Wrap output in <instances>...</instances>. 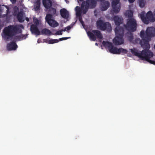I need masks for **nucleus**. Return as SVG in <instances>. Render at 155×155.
I'll return each instance as SVG.
<instances>
[{
  "mask_svg": "<svg viewBox=\"0 0 155 155\" xmlns=\"http://www.w3.org/2000/svg\"><path fill=\"white\" fill-rule=\"evenodd\" d=\"M133 36L132 34H131L128 37V40L130 41H131L133 40Z\"/></svg>",
  "mask_w": 155,
  "mask_h": 155,
  "instance_id": "31",
  "label": "nucleus"
},
{
  "mask_svg": "<svg viewBox=\"0 0 155 155\" xmlns=\"http://www.w3.org/2000/svg\"><path fill=\"white\" fill-rule=\"evenodd\" d=\"M3 15L4 17L6 16L9 12V8L8 6L3 5H0Z\"/></svg>",
  "mask_w": 155,
  "mask_h": 155,
  "instance_id": "12",
  "label": "nucleus"
},
{
  "mask_svg": "<svg viewBox=\"0 0 155 155\" xmlns=\"http://www.w3.org/2000/svg\"><path fill=\"white\" fill-rule=\"evenodd\" d=\"M154 49H155V45H154Z\"/></svg>",
  "mask_w": 155,
  "mask_h": 155,
  "instance_id": "44",
  "label": "nucleus"
},
{
  "mask_svg": "<svg viewBox=\"0 0 155 155\" xmlns=\"http://www.w3.org/2000/svg\"><path fill=\"white\" fill-rule=\"evenodd\" d=\"M60 14L62 17L64 18H67L68 17V12L65 8H62L60 10Z\"/></svg>",
  "mask_w": 155,
  "mask_h": 155,
  "instance_id": "17",
  "label": "nucleus"
},
{
  "mask_svg": "<svg viewBox=\"0 0 155 155\" xmlns=\"http://www.w3.org/2000/svg\"><path fill=\"white\" fill-rule=\"evenodd\" d=\"M21 28H24L23 26L22 25H9L6 27L3 30L2 37L6 41L11 40L15 35L22 32Z\"/></svg>",
  "mask_w": 155,
  "mask_h": 155,
  "instance_id": "1",
  "label": "nucleus"
},
{
  "mask_svg": "<svg viewBox=\"0 0 155 155\" xmlns=\"http://www.w3.org/2000/svg\"><path fill=\"white\" fill-rule=\"evenodd\" d=\"M10 1L12 2V4L15 3L16 0H10Z\"/></svg>",
  "mask_w": 155,
  "mask_h": 155,
  "instance_id": "37",
  "label": "nucleus"
},
{
  "mask_svg": "<svg viewBox=\"0 0 155 155\" xmlns=\"http://www.w3.org/2000/svg\"><path fill=\"white\" fill-rule=\"evenodd\" d=\"M84 0H79L80 1L82 2Z\"/></svg>",
  "mask_w": 155,
  "mask_h": 155,
  "instance_id": "43",
  "label": "nucleus"
},
{
  "mask_svg": "<svg viewBox=\"0 0 155 155\" xmlns=\"http://www.w3.org/2000/svg\"><path fill=\"white\" fill-rule=\"evenodd\" d=\"M97 0H86L82 2L81 5V9L82 10V13L86 14L88 11V9L94 8L97 5Z\"/></svg>",
  "mask_w": 155,
  "mask_h": 155,
  "instance_id": "6",
  "label": "nucleus"
},
{
  "mask_svg": "<svg viewBox=\"0 0 155 155\" xmlns=\"http://www.w3.org/2000/svg\"><path fill=\"white\" fill-rule=\"evenodd\" d=\"M110 5V4L109 2L106 1H104L101 3V10L104 11L107 10L109 7Z\"/></svg>",
  "mask_w": 155,
  "mask_h": 155,
  "instance_id": "18",
  "label": "nucleus"
},
{
  "mask_svg": "<svg viewBox=\"0 0 155 155\" xmlns=\"http://www.w3.org/2000/svg\"><path fill=\"white\" fill-rule=\"evenodd\" d=\"M124 26L127 31L130 32H134L137 29V21L133 18H128L126 24L124 25Z\"/></svg>",
  "mask_w": 155,
  "mask_h": 155,
  "instance_id": "7",
  "label": "nucleus"
},
{
  "mask_svg": "<svg viewBox=\"0 0 155 155\" xmlns=\"http://www.w3.org/2000/svg\"><path fill=\"white\" fill-rule=\"evenodd\" d=\"M79 21H80V22H81V23L82 24V25H83V24H84V22L82 21V18H79Z\"/></svg>",
  "mask_w": 155,
  "mask_h": 155,
  "instance_id": "35",
  "label": "nucleus"
},
{
  "mask_svg": "<svg viewBox=\"0 0 155 155\" xmlns=\"http://www.w3.org/2000/svg\"><path fill=\"white\" fill-rule=\"evenodd\" d=\"M128 16L129 18H132L133 16V13L131 11H128L127 12Z\"/></svg>",
  "mask_w": 155,
  "mask_h": 155,
  "instance_id": "30",
  "label": "nucleus"
},
{
  "mask_svg": "<svg viewBox=\"0 0 155 155\" xmlns=\"http://www.w3.org/2000/svg\"><path fill=\"white\" fill-rule=\"evenodd\" d=\"M92 32L88 31L87 35L91 41H95L96 40V38L101 39L103 38V36L100 31L98 30H93Z\"/></svg>",
  "mask_w": 155,
  "mask_h": 155,
  "instance_id": "10",
  "label": "nucleus"
},
{
  "mask_svg": "<svg viewBox=\"0 0 155 155\" xmlns=\"http://www.w3.org/2000/svg\"><path fill=\"white\" fill-rule=\"evenodd\" d=\"M120 0H112L111 2L112 11L114 13H118L120 10Z\"/></svg>",
  "mask_w": 155,
  "mask_h": 155,
  "instance_id": "11",
  "label": "nucleus"
},
{
  "mask_svg": "<svg viewBox=\"0 0 155 155\" xmlns=\"http://www.w3.org/2000/svg\"><path fill=\"white\" fill-rule=\"evenodd\" d=\"M96 24L97 28L102 31L110 32L112 30L111 24L108 22H104L102 20H99L97 21Z\"/></svg>",
  "mask_w": 155,
  "mask_h": 155,
  "instance_id": "8",
  "label": "nucleus"
},
{
  "mask_svg": "<svg viewBox=\"0 0 155 155\" xmlns=\"http://www.w3.org/2000/svg\"><path fill=\"white\" fill-rule=\"evenodd\" d=\"M140 17L143 22L145 24H147L149 22H153L155 21V18L151 11H149L146 14L145 17L143 12L140 14Z\"/></svg>",
  "mask_w": 155,
  "mask_h": 155,
  "instance_id": "9",
  "label": "nucleus"
},
{
  "mask_svg": "<svg viewBox=\"0 0 155 155\" xmlns=\"http://www.w3.org/2000/svg\"><path fill=\"white\" fill-rule=\"evenodd\" d=\"M49 12L53 15H54L56 14V11L55 9L53 8H49Z\"/></svg>",
  "mask_w": 155,
  "mask_h": 155,
  "instance_id": "25",
  "label": "nucleus"
},
{
  "mask_svg": "<svg viewBox=\"0 0 155 155\" xmlns=\"http://www.w3.org/2000/svg\"><path fill=\"white\" fill-rule=\"evenodd\" d=\"M42 3L44 7L47 9L50 8L52 5V2L51 0H43Z\"/></svg>",
  "mask_w": 155,
  "mask_h": 155,
  "instance_id": "15",
  "label": "nucleus"
},
{
  "mask_svg": "<svg viewBox=\"0 0 155 155\" xmlns=\"http://www.w3.org/2000/svg\"><path fill=\"white\" fill-rule=\"evenodd\" d=\"M59 40L57 39H51L48 41V43L50 44H53L57 43L59 42Z\"/></svg>",
  "mask_w": 155,
  "mask_h": 155,
  "instance_id": "27",
  "label": "nucleus"
},
{
  "mask_svg": "<svg viewBox=\"0 0 155 155\" xmlns=\"http://www.w3.org/2000/svg\"><path fill=\"white\" fill-rule=\"evenodd\" d=\"M139 6L141 7H143L144 6L145 4V0H138Z\"/></svg>",
  "mask_w": 155,
  "mask_h": 155,
  "instance_id": "26",
  "label": "nucleus"
},
{
  "mask_svg": "<svg viewBox=\"0 0 155 155\" xmlns=\"http://www.w3.org/2000/svg\"><path fill=\"white\" fill-rule=\"evenodd\" d=\"M97 0L98 1H104V0Z\"/></svg>",
  "mask_w": 155,
  "mask_h": 155,
  "instance_id": "41",
  "label": "nucleus"
},
{
  "mask_svg": "<svg viewBox=\"0 0 155 155\" xmlns=\"http://www.w3.org/2000/svg\"><path fill=\"white\" fill-rule=\"evenodd\" d=\"M52 15L50 14H47L46 15V16L45 19L46 21L47 22V23H48L50 21H51V20L52 19H51L52 18Z\"/></svg>",
  "mask_w": 155,
  "mask_h": 155,
  "instance_id": "24",
  "label": "nucleus"
},
{
  "mask_svg": "<svg viewBox=\"0 0 155 155\" xmlns=\"http://www.w3.org/2000/svg\"><path fill=\"white\" fill-rule=\"evenodd\" d=\"M22 38V40L26 38H27V35H20Z\"/></svg>",
  "mask_w": 155,
  "mask_h": 155,
  "instance_id": "34",
  "label": "nucleus"
},
{
  "mask_svg": "<svg viewBox=\"0 0 155 155\" xmlns=\"http://www.w3.org/2000/svg\"><path fill=\"white\" fill-rule=\"evenodd\" d=\"M70 38V37H65V38H60L59 39V41H61L63 40H66L67 39Z\"/></svg>",
  "mask_w": 155,
  "mask_h": 155,
  "instance_id": "33",
  "label": "nucleus"
},
{
  "mask_svg": "<svg viewBox=\"0 0 155 155\" xmlns=\"http://www.w3.org/2000/svg\"><path fill=\"white\" fill-rule=\"evenodd\" d=\"M82 9H81L80 7L77 6L75 8V10L76 12V15L77 16H81V14Z\"/></svg>",
  "mask_w": 155,
  "mask_h": 155,
  "instance_id": "22",
  "label": "nucleus"
},
{
  "mask_svg": "<svg viewBox=\"0 0 155 155\" xmlns=\"http://www.w3.org/2000/svg\"><path fill=\"white\" fill-rule=\"evenodd\" d=\"M62 31L60 30L57 31L55 33V35H61L62 34Z\"/></svg>",
  "mask_w": 155,
  "mask_h": 155,
  "instance_id": "32",
  "label": "nucleus"
},
{
  "mask_svg": "<svg viewBox=\"0 0 155 155\" xmlns=\"http://www.w3.org/2000/svg\"><path fill=\"white\" fill-rule=\"evenodd\" d=\"M38 26L34 24L31 25L30 27V31L32 33L39 35L40 34V31L38 28Z\"/></svg>",
  "mask_w": 155,
  "mask_h": 155,
  "instance_id": "13",
  "label": "nucleus"
},
{
  "mask_svg": "<svg viewBox=\"0 0 155 155\" xmlns=\"http://www.w3.org/2000/svg\"><path fill=\"white\" fill-rule=\"evenodd\" d=\"M41 33L46 35H52V33L51 31L47 28H44L41 31Z\"/></svg>",
  "mask_w": 155,
  "mask_h": 155,
  "instance_id": "21",
  "label": "nucleus"
},
{
  "mask_svg": "<svg viewBox=\"0 0 155 155\" xmlns=\"http://www.w3.org/2000/svg\"><path fill=\"white\" fill-rule=\"evenodd\" d=\"M140 35L142 38V40L140 42L141 46H145L147 47L148 49H150V45L149 42L151 40V38L155 36V28L153 27H148L145 33L144 31L142 30Z\"/></svg>",
  "mask_w": 155,
  "mask_h": 155,
  "instance_id": "3",
  "label": "nucleus"
},
{
  "mask_svg": "<svg viewBox=\"0 0 155 155\" xmlns=\"http://www.w3.org/2000/svg\"><path fill=\"white\" fill-rule=\"evenodd\" d=\"M116 36L113 40L115 45H118L123 44L124 42L123 37L124 35V28L120 26L116 27L115 29Z\"/></svg>",
  "mask_w": 155,
  "mask_h": 155,
  "instance_id": "5",
  "label": "nucleus"
},
{
  "mask_svg": "<svg viewBox=\"0 0 155 155\" xmlns=\"http://www.w3.org/2000/svg\"><path fill=\"white\" fill-rule=\"evenodd\" d=\"M154 15H155V11H154Z\"/></svg>",
  "mask_w": 155,
  "mask_h": 155,
  "instance_id": "45",
  "label": "nucleus"
},
{
  "mask_svg": "<svg viewBox=\"0 0 155 155\" xmlns=\"http://www.w3.org/2000/svg\"><path fill=\"white\" fill-rule=\"evenodd\" d=\"M144 49L141 51H139L136 48L130 49L132 54L134 56L138 57L140 59L146 61L151 64H155V61L151 60L150 58L153 56V54L152 52L147 49V47L143 46L142 47Z\"/></svg>",
  "mask_w": 155,
  "mask_h": 155,
  "instance_id": "2",
  "label": "nucleus"
},
{
  "mask_svg": "<svg viewBox=\"0 0 155 155\" xmlns=\"http://www.w3.org/2000/svg\"><path fill=\"white\" fill-rule=\"evenodd\" d=\"M66 28L67 31H68L71 29V27L70 26H68Z\"/></svg>",
  "mask_w": 155,
  "mask_h": 155,
  "instance_id": "36",
  "label": "nucleus"
},
{
  "mask_svg": "<svg viewBox=\"0 0 155 155\" xmlns=\"http://www.w3.org/2000/svg\"><path fill=\"white\" fill-rule=\"evenodd\" d=\"M25 20L27 22H28L29 21V19L28 17L26 18Z\"/></svg>",
  "mask_w": 155,
  "mask_h": 155,
  "instance_id": "39",
  "label": "nucleus"
},
{
  "mask_svg": "<svg viewBox=\"0 0 155 155\" xmlns=\"http://www.w3.org/2000/svg\"><path fill=\"white\" fill-rule=\"evenodd\" d=\"M128 1L130 3H132L134 2L135 0H128Z\"/></svg>",
  "mask_w": 155,
  "mask_h": 155,
  "instance_id": "38",
  "label": "nucleus"
},
{
  "mask_svg": "<svg viewBox=\"0 0 155 155\" xmlns=\"http://www.w3.org/2000/svg\"><path fill=\"white\" fill-rule=\"evenodd\" d=\"M48 23L50 26L54 28L56 27L59 25L58 23L57 22L53 19L51 20V21H50Z\"/></svg>",
  "mask_w": 155,
  "mask_h": 155,
  "instance_id": "20",
  "label": "nucleus"
},
{
  "mask_svg": "<svg viewBox=\"0 0 155 155\" xmlns=\"http://www.w3.org/2000/svg\"><path fill=\"white\" fill-rule=\"evenodd\" d=\"M40 3V0H37L36 1L35 5V11H38L39 9Z\"/></svg>",
  "mask_w": 155,
  "mask_h": 155,
  "instance_id": "23",
  "label": "nucleus"
},
{
  "mask_svg": "<svg viewBox=\"0 0 155 155\" xmlns=\"http://www.w3.org/2000/svg\"><path fill=\"white\" fill-rule=\"evenodd\" d=\"M102 44L104 47H107L109 51L113 54L124 55L128 52L127 50L122 48H118L114 47L112 43L108 41H103Z\"/></svg>",
  "mask_w": 155,
  "mask_h": 155,
  "instance_id": "4",
  "label": "nucleus"
},
{
  "mask_svg": "<svg viewBox=\"0 0 155 155\" xmlns=\"http://www.w3.org/2000/svg\"><path fill=\"white\" fill-rule=\"evenodd\" d=\"M95 45H96L97 46L98 45V44L97 43H95Z\"/></svg>",
  "mask_w": 155,
  "mask_h": 155,
  "instance_id": "42",
  "label": "nucleus"
},
{
  "mask_svg": "<svg viewBox=\"0 0 155 155\" xmlns=\"http://www.w3.org/2000/svg\"><path fill=\"white\" fill-rule=\"evenodd\" d=\"M7 47L8 50L12 51L16 50L18 47V46L15 42L12 41L8 44Z\"/></svg>",
  "mask_w": 155,
  "mask_h": 155,
  "instance_id": "14",
  "label": "nucleus"
},
{
  "mask_svg": "<svg viewBox=\"0 0 155 155\" xmlns=\"http://www.w3.org/2000/svg\"><path fill=\"white\" fill-rule=\"evenodd\" d=\"M17 18L18 21L20 22H23L24 21V19L23 17V12H20L18 13Z\"/></svg>",
  "mask_w": 155,
  "mask_h": 155,
  "instance_id": "19",
  "label": "nucleus"
},
{
  "mask_svg": "<svg viewBox=\"0 0 155 155\" xmlns=\"http://www.w3.org/2000/svg\"><path fill=\"white\" fill-rule=\"evenodd\" d=\"M33 22L35 25L38 26L39 24V21L36 18L34 17L33 18Z\"/></svg>",
  "mask_w": 155,
  "mask_h": 155,
  "instance_id": "28",
  "label": "nucleus"
},
{
  "mask_svg": "<svg viewBox=\"0 0 155 155\" xmlns=\"http://www.w3.org/2000/svg\"><path fill=\"white\" fill-rule=\"evenodd\" d=\"M61 30V31H67L66 28H64V29H62V30Z\"/></svg>",
  "mask_w": 155,
  "mask_h": 155,
  "instance_id": "40",
  "label": "nucleus"
},
{
  "mask_svg": "<svg viewBox=\"0 0 155 155\" xmlns=\"http://www.w3.org/2000/svg\"><path fill=\"white\" fill-rule=\"evenodd\" d=\"M13 39L14 40H15L16 41H21L22 40V38H21V37L20 35H16L14 37Z\"/></svg>",
  "mask_w": 155,
  "mask_h": 155,
  "instance_id": "29",
  "label": "nucleus"
},
{
  "mask_svg": "<svg viewBox=\"0 0 155 155\" xmlns=\"http://www.w3.org/2000/svg\"><path fill=\"white\" fill-rule=\"evenodd\" d=\"M114 19L115 25L117 26V27L120 26L119 25L122 23L123 21L121 17L118 16H115L114 18Z\"/></svg>",
  "mask_w": 155,
  "mask_h": 155,
  "instance_id": "16",
  "label": "nucleus"
}]
</instances>
